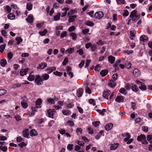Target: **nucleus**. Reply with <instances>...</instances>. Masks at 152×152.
Wrapping results in <instances>:
<instances>
[{
	"mask_svg": "<svg viewBox=\"0 0 152 152\" xmlns=\"http://www.w3.org/2000/svg\"><path fill=\"white\" fill-rule=\"evenodd\" d=\"M137 12L136 10H134L131 13L129 17L132 19V20L133 21L137 20L140 17V15L137 14Z\"/></svg>",
	"mask_w": 152,
	"mask_h": 152,
	"instance_id": "nucleus-1",
	"label": "nucleus"
},
{
	"mask_svg": "<svg viewBox=\"0 0 152 152\" xmlns=\"http://www.w3.org/2000/svg\"><path fill=\"white\" fill-rule=\"evenodd\" d=\"M137 140L138 141L141 142L142 144H148L146 137L144 135L141 134L138 136Z\"/></svg>",
	"mask_w": 152,
	"mask_h": 152,
	"instance_id": "nucleus-2",
	"label": "nucleus"
},
{
	"mask_svg": "<svg viewBox=\"0 0 152 152\" xmlns=\"http://www.w3.org/2000/svg\"><path fill=\"white\" fill-rule=\"evenodd\" d=\"M42 81L43 80L40 76L39 75L36 76L35 81L38 85H41V82H42Z\"/></svg>",
	"mask_w": 152,
	"mask_h": 152,
	"instance_id": "nucleus-3",
	"label": "nucleus"
},
{
	"mask_svg": "<svg viewBox=\"0 0 152 152\" xmlns=\"http://www.w3.org/2000/svg\"><path fill=\"white\" fill-rule=\"evenodd\" d=\"M56 112V111L54 109H49L47 111L48 116L49 117L53 118L55 113Z\"/></svg>",
	"mask_w": 152,
	"mask_h": 152,
	"instance_id": "nucleus-4",
	"label": "nucleus"
},
{
	"mask_svg": "<svg viewBox=\"0 0 152 152\" xmlns=\"http://www.w3.org/2000/svg\"><path fill=\"white\" fill-rule=\"evenodd\" d=\"M111 93L110 91L109 90L104 91L103 93V96L105 98L108 99V97Z\"/></svg>",
	"mask_w": 152,
	"mask_h": 152,
	"instance_id": "nucleus-5",
	"label": "nucleus"
},
{
	"mask_svg": "<svg viewBox=\"0 0 152 152\" xmlns=\"http://www.w3.org/2000/svg\"><path fill=\"white\" fill-rule=\"evenodd\" d=\"M103 16V14L102 12H98L95 14V17L96 18L101 19Z\"/></svg>",
	"mask_w": 152,
	"mask_h": 152,
	"instance_id": "nucleus-6",
	"label": "nucleus"
},
{
	"mask_svg": "<svg viewBox=\"0 0 152 152\" xmlns=\"http://www.w3.org/2000/svg\"><path fill=\"white\" fill-rule=\"evenodd\" d=\"M133 74L135 77H139L140 75V71L137 69H135L133 72Z\"/></svg>",
	"mask_w": 152,
	"mask_h": 152,
	"instance_id": "nucleus-7",
	"label": "nucleus"
},
{
	"mask_svg": "<svg viewBox=\"0 0 152 152\" xmlns=\"http://www.w3.org/2000/svg\"><path fill=\"white\" fill-rule=\"evenodd\" d=\"M130 88L133 91L135 92L139 90L138 88L135 84H131L130 85Z\"/></svg>",
	"mask_w": 152,
	"mask_h": 152,
	"instance_id": "nucleus-8",
	"label": "nucleus"
},
{
	"mask_svg": "<svg viewBox=\"0 0 152 152\" xmlns=\"http://www.w3.org/2000/svg\"><path fill=\"white\" fill-rule=\"evenodd\" d=\"M28 68H26L21 69L20 72V75L22 76H23L26 75L27 72L28 71Z\"/></svg>",
	"mask_w": 152,
	"mask_h": 152,
	"instance_id": "nucleus-9",
	"label": "nucleus"
},
{
	"mask_svg": "<svg viewBox=\"0 0 152 152\" xmlns=\"http://www.w3.org/2000/svg\"><path fill=\"white\" fill-rule=\"evenodd\" d=\"M47 66V64L45 62H42L39 65L37 66V69H44L45 67H46Z\"/></svg>",
	"mask_w": 152,
	"mask_h": 152,
	"instance_id": "nucleus-10",
	"label": "nucleus"
},
{
	"mask_svg": "<svg viewBox=\"0 0 152 152\" xmlns=\"http://www.w3.org/2000/svg\"><path fill=\"white\" fill-rule=\"evenodd\" d=\"M116 102L120 103L124 101V98L122 96H117L115 99Z\"/></svg>",
	"mask_w": 152,
	"mask_h": 152,
	"instance_id": "nucleus-11",
	"label": "nucleus"
},
{
	"mask_svg": "<svg viewBox=\"0 0 152 152\" xmlns=\"http://www.w3.org/2000/svg\"><path fill=\"white\" fill-rule=\"evenodd\" d=\"M115 85L116 83L115 80H110L108 84L109 86L112 88H114L115 86Z\"/></svg>",
	"mask_w": 152,
	"mask_h": 152,
	"instance_id": "nucleus-12",
	"label": "nucleus"
},
{
	"mask_svg": "<svg viewBox=\"0 0 152 152\" xmlns=\"http://www.w3.org/2000/svg\"><path fill=\"white\" fill-rule=\"evenodd\" d=\"M119 145V143H118L112 144L110 147V149L112 150H115L118 146Z\"/></svg>",
	"mask_w": 152,
	"mask_h": 152,
	"instance_id": "nucleus-13",
	"label": "nucleus"
},
{
	"mask_svg": "<svg viewBox=\"0 0 152 152\" xmlns=\"http://www.w3.org/2000/svg\"><path fill=\"white\" fill-rule=\"evenodd\" d=\"M56 69V67L53 66L47 69L46 70L47 71V73L48 74H50L52 72L53 70H55Z\"/></svg>",
	"mask_w": 152,
	"mask_h": 152,
	"instance_id": "nucleus-14",
	"label": "nucleus"
},
{
	"mask_svg": "<svg viewBox=\"0 0 152 152\" xmlns=\"http://www.w3.org/2000/svg\"><path fill=\"white\" fill-rule=\"evenodd\" d=\"M113 126V124L112 123L107 124L104 127L105 129L107 131H109L111 129Z\"/></svg>",
	"mask_w": 152,
	"mask_h": 152,
	"instance_id": "nucleus-15",
	"label": "nucleus"
},
{
	"mask_svg": "<svg viewBox=\"0 0 152 152\" xmlns=\"http://www.w3.org/2000/svg\"><path fill=\"white\" fill-rule=\"evenodd\" d=\"M23 136L25 137L28 138L29 136L28 129H26L23 131Z\"/></svg>",
	"mask_w": 152,
	"mask_h": 152,
	"instance_id": "nucleus-16",
	"label": "nucleus"
},
{
	"mask_svg": "<svg viewBox=\"0 0 152 152\" xmlns=\"http://www.w3.org/2000/svg\"><path fill=\"white\" fill-rule=\"evenodd\" d=\"M115 59V57L112 56H109L108 58V61L111 64H112L114 63Z\"/></svg>",
	"mask_w": 152,
	"mask_h": 152,
	"instance_id": "nucleus-17",
	"label": "nucleus"
},
{
	"mask_svg": "<svg viewBox=\"0 0 152 152\" xmlns=\"http://www.w3.org/2000/svg\"><path fill=\"white\" fill-rule=\"evenodd\" d=\"M83 94V90L82 88H79L78 90L77 91V96L79 97H80Z\"/></svg>",
	"mask_w": 152,
	"mask_h": 152,
	"instance_id": "nucleus-18",
	"label": "nucleus"
},
{
	"mask_svg": "<svg viewBox=\"0 0 152 152\" xmlns=\"http://www.w3.org/2000/svg\"><path fill=\"white\" fill-rule=\"evenodd\" d=\"M28 22L31 23L33 20V18L32 15H29L26 19Z\"/></svg>",
	"mask_w": 152,
	"mask_h": 152,
	"instance_id": "nucleus-19",
	"label": "nucleus"
},
{
	"mask_svg": "<svg viewBox=\"0 0 152 152\" xmlns=\"http://www.w3.org/2000/svg\"><path fill=\"white\" fill-rule=\"evenodd\" d=\"M74 51V49L73 48H70L66 50L65 51V53L66 54H72Z\"/></svg>",
	"mask_w": 152,
	"mask_h": 152,
	"instance_id": "nucleus-20",
	"label": "nucleus"
},
{
	"mask_svg": "<svg viewBox=\"0 0 152 152\" xmlns=\"http://www.w3.org/2000/svg\"><path fill=\"white\" fill-rule=\"evenodd\" d=\"M7 63L5 59H3L1 60L0 65L2 66H4Z\"/></svg>",
	"mask_w": 152,
	"mask_h": 152,
	"instance_id": "nucleus-21",
	"label": "nucleus"
},
{
	"mask_svg": "<svg viewBox=\"0 0 152 152\" xmlns=\"http://www.w3.org/2000/svg\"><path fill=\"white\" fill-rule=\"evenodd\" d=\"M48 74V73H45L42 75V78L43 80H47L49 79V76Z\"/></svg>",
	"mask_w": 152,
	"mask_h": 152,
	"instance_id": "nucleus-22",
	"label": "nucleus"
},
{
	"mask_svg": "<svg viewBox=\"0 0 152 152\" xmlns=\"http://www.w3.org/2000/svg\"><path fill=\"white\" fill-rule=\"evenodd\" d=\"M108 71L107 70H102L100 72V74L102 77L106 76L108 73Z\"/></svg>",
	"mask_w": 152,
	"mask_h": 152,
	"instance_id": "nucleus-23",
	"label": "nucleus"
},
{
	"mask_svg": "<svg viewBox=\"0 0 152 152\" xmlns=\"http://www.w3.org/2000/svg\"><path fill=\"white\" fill-rule=\"evenodd\" d=\"M85 24L86 25L90 27H92L93 26L94 24L92 21L88 20L86 21L85 22Z\"/></svg>",
	"mask_w": 152,
	"mask_h": 152,
	"instance_id": "nucleus-24",
	"label": "nucleus"
},
{
	"mask_svg": "<svg viewBox=\"0 0 152 152\" xmlns=\"http://www.w3.org/2000/svg\"><path fill=\"white\" fill-rule=\"evenodd\" d=\"M30 134L31 136L33 137L37 135V133L35 130L32 129L30 131Z\"/></svg>",
	"mask_w": 152,
	"mask_h": 152,
	"instance_id": "nucleus-25",
	"label": "nucleus"
},
{
	"mask_svg": "<svg viewBox=\"0 0 152 152\" xmlns=\"http://www.w3.org/2000/svg\"><path fill=\"white\" fill-rule=\"evenodd\" d=\"M69 10V9L67 7L64 8L63 10V11H64L65 12L62 13L61 17H63L65 16L67 13V11Z\"/></svg>",
	"mask_w": 152,
	"mask_h": 152,
	"instance_id": "nucleus-26",
	"label": "nucleus"
},
{
	"mask_svg": "<svg viewBox=\"0 0 152 152\" xmlns=\"http://www.w3.org/2000/svg\"><path fill=\"white\" fill-rule=\"evenodd\" d=\"M140 39L141 41L145 42L148 40V38L147 36L144 35H142L140 37Z\"/></svg>",
	"mask_w": 152,
	"mask_h": 152,
	"instance_id": "nucleus-27",
	"label": "nucleus"
},
{
	"mask_svg": "<svg viewBox=\"0 0 152 152\" xmlns=\"http://www.w3.org/2000/svg\"><path fill=\"white\" fill-rule=\"evenodd\" d=\"M62 112L63 114L66 115H69L71 114V111L69 110H63Z\"/></svg>",
	"mask_w": 152,
	"mask_h": 152,
	"instance_id": "nucleus-28",
	"label": "nucleus"
},
{
	"mask_svg": "<svg viewBox=\"0 0 152 152\" xmlns=\"http://www.w3.org/2000/svg\"><path fill=\"white\" fill-rule=\"evenodd\" d=\"M76 18V16L75 15L69 16V22H73Z\"/></svg>",
	"mask_w": 152,
	"mask_h": 152,
	"instance_id": "nucleus-29",
	"label": "nucleus"
},
{
	"mask_svg": "<svg viewBox=\"0 0 152 152\" xmlns=\"http://www.w3.org/2000/svg\"><path fill=\"white\" fill-rule=\"evenodd\" d=\"M39 33L41 36H44L48 33V30L45 29L42 31H39Z\"/></svg>",
	"mask_w": 152,
	"mask_h": 152,
	"instance_id": "nucleus-30",
	"label": "nucleus"
},
{
	"mask_svg": "<svg viewBox=\"0 0 152 152\" xmlns=\"http://www.w3.org/2000/svg\"><path fill=\"white\" fill-rule=\"evenodd\" d=\"M130 38L132 40L134 39V37H135V31L134 30H132L130 31Z\"/></svg>",
	"mask_w": 152,
	"mask_h": 152,
	"instance_id": "nucleus-31",
	"label": "nucleus"
},
{
	"mask_svg": "<svg viewBox=\"0 0 152 152\" xmlns=\"http://www.w3.org/2000/svg\"><path fill=\"white\" fill-rule=\"evenodd\" d=\"M33 7V5L31 3H29L27 4L26 8L28 10L30 11L32 10Z\"/></svg>",
	"mask_w": 152,
	"mask_h": 152,
	"instance_id": "nucleus-32",
	"label": "nucleus"
},
{
	"mask_svg": "<svg viewBox=\"0 0 152 152\" xmlns=\"http://www.w3.org/2000/svg\"><path fill=\"white\" fill-rule=\"evenodd\" d=\"M15 40L17 41V44L18 45H19L23 40V39L21 37H16Z\"/></svg>",
	"mask_w": 152,
	"mask_h": 152,
	"instance_id": "nucleus-33",
	"label": "nucleus"
},
{
	"mask_svg": "<svg viewBox=\"0 0 152 152\" xmlns=\"http://www.w3.org/2000/svg\"><path fill=\"white\" fill-rule=\"evenodd\" d=\"M82 129L81 128H77V129L76 133L77 135L79 136L82 134Z\"/></svg>",
	"mask_w": 152,
	"mask_h": 152,
	"instance_id": "nucleus-34",
	"label": "nucleus"
},
{
	"mask_svg": "<svg viewBox=\"0 0 152 152\" xmlns=\"http://www.w3.org/2000/svg\"><path fill=\"white\" fill-rule=\"evenodd\" d=\"M47 102L49 104H54L55 103V101L53 99L51 98H48L47 99Z\"/></svg>",
	"mask_w": 152,
	"mask_h": 152,
	"instance_id": "nucleus-35",
	"label": "nucleus"
},
{
	"mask_svg": "<svg viewBox=\"0 0 152 152\" xmlns=\"http://www.w3.org/2000/svg\"><path fill=\"white\" fill-rule=\"evenodd\" d=\"M15 15L12 13H10L7 16V18L8 19L10 20H13L15 18Z\"/></svg>",
	"mask_w": 152,
	"mask_h": 152,
	"instance_id": "nucleus-36",
	"label": "nucleus"
},
{
	"mask_svg": "<svg viewBox=\"0 0 152 152\" xmlns=\"http://www.w3.org/2000/svg\"><path fill=\"white\" fill-rule=\"evenodd\" d=\"M61 15V13H58L54 17V20H55L57 21L60 19Z\"/></svg>",
	"mask_w": 152,
	"mask_h": 152,
	"instance_id": "nucleus-37",
	"label": "nucleus"
},
{
	"mask_svg": "<svg viewBox=\"0 0 152 152\" xmlns=\"http://www.w3.org/2000/svg\"><path fill=\"white\" fill-rule=\"evenodd\" d=\"M139 88L142 91H145L146 89V86L144 83H143V84H141V85L139 86Z\"/></svg>",
	"mask_w": 152,
	"mask_h": 152,
	"instance_id": "nucleus-38",
	"label": "nucleus"
},
{
	"mask_svg": "<svg viewBox=\"0 0 152 152\" xmlns=\"http://www.w3.org/2000/svg\"><path fill=\"white\" fill-rule=\"evenodd\" d=\"M70 36L72 37V39L75 40L77 37V36L76 34L74 33H71L69 34Z\"/></svg>",
	"mask_w": 152,
	"mask_h": 152,
	"instance_id": "nucleus-39",
	"label": "nucleus"
},
{
	"mask_svg": "<svg viewBox=\"0 0 152 152\" xmlns=\"http://www.w3.org/2000/svg\"><path fill=\"white\" fill-rule=\"evenodd\" d=\"M12 9L9 5H7L5 9V10L7 12L9 13L11 12Z\"/></svg>",
	"mask_w": 152,
	"mask_h": 152,
	"instance_id": "nucleus-40",
	"label": "nucleus"
},
{
	"mask_svg": "<svg viewBox=\"0 0 152 152\" xmlns=\"http://www.w3.org/2000/svg\"><path fill=\"white\" fill-rule=\"evenodd\" d=\"M119 92L121 93H122L124 95H126L127 94V92L125 90L124 88H121L119 90Z\"/></svg>",
	"mask_w": 152,
	"mask_h": 152,
	"instance_id": "nucleus-41",
	"label": "nucleus"
},
{
	"mask_svg": "<svg viewBox=\"0 0 152 152\" xmlns=\"http://www.w3.org/2000/svg\"><path fill=\"white\" fill-rule=\"evenodd\" d=\"M125 67L128 69H130L131 68V64L129 62H127L125 64Z\"/></svg>",
	"mask_w": 152,
	"mask_h": 152,
	"instance_id": "nucleus-42",
	"label": "nucleus"
},
{
	"mask_svg": "<svg viewBox=\"0 0 152 152\" xmlns=\"http://www.w3.org/2000/svg\"><path fill=\"white\" fill-rule=\"evenodd\" d=\"M35 78V77L34 75H31L29 76L27 78V79L31 81H33Z\"/></svg>",
	"mask_w": 152,
	"mask_h": 152,
	"instance_id": "nucleus-43",
	"label": "nucleus"
},
{
	"mask_svg": "<svg viewBox=\"0 0 152 152\" xmlns=\"http://www.w3.org/2000/svg\"><path fill=\"white\" fill-rule=\"evenodd\" d=\"M67 124L71 126H73L74 125V123L73 121L71 120H68L67 122Z\"/></svg>",
	"mask_w": 152,
	"mask_h": 152,
	"instance_id": "nucleus-44",
	"label": "nucleus"
},
{
	"mask_svg": "<svg viewBox=\"0 0 152 152\" xmlns=\"http://www.w3.org/2000/svg\"><path fill=\"white\" fill-rule=\"evenodd\" d=\"M21 104L23 107L24 108H26L28 107V104L26 102L23 101H21Z\"/></svg>",
	"mask_w": 152,
	"mask_h": 152,
	"instance_id": "nucleus-45",
	"label": "nucleus"
},
{
	"mask_svg": "<svg viewBox=\"0 0 152 152\" xmlns=\"http://www.w3.org/2000/svg\"><path fill=\"white\" fill-rule=\"evenodd\" d=\"M6 47V45L4 44L3 45H1L0 46V52L1 53H2L4 51V50L5 49Z\"/></svg>",
	"mask_w": 152,
	"mask_h": 152,
	"instance_id": "nucleus-46",
	"label": "nucleus"
},
{
	"mask_svg": "<svg viewBox=\"0 0 152 152\" xmlns=\"http://www.w3.org/2000/svg\"><path fill=\"white\" fill-rule=\"evenodd\" d=\"M53 74L55 75L58 76H61L63 75V73L62 72H59L58 71H56L53 72Z\"/></svg>",
	"mask_w": 152,
	"mask_h": 152,
	"instance_id": "nucleus-47",
	"label": "nucleus"
},
{
	"mask_svg": "<svg viewBox=\"0 0 152 152\" xmlns=\"http://www.w3.org/2000/svg\"><path fill=\"white\" fill-rule=\"evenodd\" d=\"M13 56V54L12 52H10L8 53L7 54V58L9 60H11Z\"/></svg>",
	"mask_w": 152,
	"mask_h": 152,
	"instance_id": "nucleus-48",
	"label": "nucleus"
},
{
	"mask_svg": "<svg viewBox=\"0 0 152 152\" xmlns=\"http://www.w3.org/2000/svg\"><path fill=\"white\" fill-rule=\"evenodd\" d=\"M0 149L3 152H5L7 150V148L6 146H3L2 145H1L0 146Z\"/></svg>",
	"mask_w": 152,
	"mask_h": 152,
	"instance_id": "nucleus-49",
	"label": "nucleus"
},
{
	"mask_svg": "<svg viewBox=\"0 0 152 152\" xmlns=\"http://www.w3.org/2000/svg\"><path fill=\"white\" fill-rule=\"evenodd\" d=\"M42 103V100L41 99H38L36 102V104L37 105H40Z\"/></svg>",
	"mask_w": 152,
	"mask_h": 152,
	"instance_id": "nucleus-50",
	"label": "nucleus"
},
{
	"mask_svg": "<svg viewBox=\"0 0 152 152\" xmlns=\"http://www.w3.org/2000/svg\"><path fill=\"white\" fill-rule=\"evenodd\" d=\"M7 93V91L4 89H0V96L3 95Z\"/></svg>",
	"mask_w": 152,
	"mask_h": 152,
	"instance_id": "nucleus-51",
	"label": "nucleus"
},
{
	"mask_svg": "<svg viewBox=\"0 0 152 152\" xmlns=\"http://www.w3.org/2000/svg\"><path fill=\"white\" fill-rule=\"evenodd\" d=\"M68 60L67 58H65L62 62L63 65L64 66L66 65L67 64V63H68Z\"/></svg>",
	"mask_w": 152,
	"mask_h": 152,
	"instance_id": "nucleus-52",
	"label": "nucleus"
},
{
	"mask_svg": "<svg viewBox=\"0 0 152 152\" xmlns=\"http://www.w3.org/2000/svg\"><path fill=\"white\" fill-rule=\"evenodd\" d=\"M74 106V104L72 103L68 104L66 105V107L67 109H70L72 107Z\"/></svg>",
	"mask_w": 152,
	"mask_h": 152,
	"instance_id": "nucleus-53",
	"label": "nucleus"
},
{
	"mask_svg": "<svg viewBox=\"0 0 152 152\" xmlns=\"http://www.w3.org/2000/svg\"><path fill=\"white\" fill-rule=\"evenodd\" d=\"M67 35V32L66 31H64L61 33L60 37L61 38H62L65 37Z\"/></svg>",
	"mask_w": 152,
	"mask_h": 152,
	"instance_id": "nucleus-54",
	"label": "nucleus"
},
{
	"mask_svg": "<svg viewBox=\"0 0 152 152\" xmlns=\"http://www.w3.org/2000/svg\"><path fill=\"white\" fill-rule=\"evenodd\" d=\"M85 90L86 92L90 94L91 93V90L87 86H86L85 88Z\"/></svg>",
	"mask_w": 152,
	"mask_h": 152,
	"instance_id": "nucleus-55",
	"label": "nucleus"
},
{
	"mask_svg": "<svg viewBox=\"0 0 152 152\" xmlns=\"http://www.w3.org/2000/svg\"><path fill=\"white\" fill-rule=\"evenodd\" d=\"M77 52L80 55H82L84 53L83 50L82 49H80L77 51Z\"/></svg>",
	"mask_w": 152,
	"mask_h": 152,
	"instance_id": "nucleus-56",
	"label": "nucleus"
},
{
	"mask_svg": "<svg viewBox=\"0 0 152 152\" xmlns=\"http://www.w3.org/2000/svg\"><path fill=\"white\" fill-rule=\"evenodd\" d=\"M73 144H69L67 146V148L69 150L71 151L73 149Z\"/></svg>",
	"mask_w": 152,
	"mask_h": 152,
	"instance_id": "nucleus-57",
	"label": "nucleus"
},
{
	"mask_svg": "<svg viewBox=\"0 0 152 152\" xmlns=\"http://www.w3.org/2000/svg\"><path fill=\"white\" fill-rule=\"evenodd\" d=\"M122 136L124 137H130V135L129 133H123L122 134Z\"/></svg>",
	"mask_w": 152,
	"mask_h": 152,
	"instance_id": "nucleus-58",
	"label": "nucleus"
},
{
	"mask_svg": "<svg viewBox=\"0 0 152 152\" xmlns=\"http://www.w3.org/2000/svg\"><path fill=\"white\" fill-rule=\"evenodd\" d=\"M118 77V74L116 73L113 74L112 76V78L115 80H116Z\"/></svg>",
	"mask_w": 152,
	"mask_h": 152,
	"instance_id": "nucleus-59",
	"label": "nucleus"
},
{
	"mask_svg": "<svg viewBox=\"0 0 152 152\" xmlns=\"http://www.w3.org/2000/svg\"><path fill=\"white\" fill-rule=\"evenodd\" d=\"M129 12L127 10H126L124 11V12L123 13L122 15L124 17H126L128 15Z\"/></svg>",
	"mask_w": 152,
	"mask_h": 152,
	"instance_id": "nucleus-60",
	"label": "nucleus"
},
{
	"mask_svg": "<svg viewBox=\"0 0 152 152\" xmlns=\"http://www.w3.org/2000/svg\"><path fill=\"white\" fill-rule=\"evenodd\" d=\"M89 30L88 29L86 28L83 30L82 31V33L84 34H86L88 32Z\"/></svg>",
	"mask_w": 152,
	"mask_h": 152,
	"instance_id": "nucleus-61",
	"label": "nucleus"
},
{
	"mask_svg": "<svg viewBox=\"0 0 152 152\" xmlns=\"http://www.w3.org/2000/svg\"><path fill=\"white\" fill-rule=\"evenodd\" d=\"M91 50L92 51H95L97 48V46L96 45H92L91 46Z\"/></svg>",
	"mask_w": 152,
	"mask_h": 152,
	"instance_id": "nucleus-62",
	"label": "nucleus"
},
{
	"mask_svg": "<svg viewBox=\"0 0 152 152\" xmlns=\"http://www.w3.org/2000/svg\"><path fill=\"white\" fill-rule=\"evenodd\" d=\"M89 102L90 104H92L93 106H94L95 105L94 100L93 99H89Z\"/></svg>",
	"mask_w": 152,
	"mask_h": 152,
	"instance_id": "nucleus-63",
	"label": "nucleus"
},
{
	"mask_svg": "<svg viewBox=\"0 0 152 152\" xmlns=\"http://www.w3.org/2000/svg\"><path fill=\"white\" fill-rule=\"evenodd\" d=\"M16 140L17 142H20L23 141V140L21 137L19 136L17 138Z\"/></svg>",
	"mask_w": 152,
	"mask_h": 152,
	"instance_id": "nucleus-64",
	"label": "nucleus"
}]
</instances>
